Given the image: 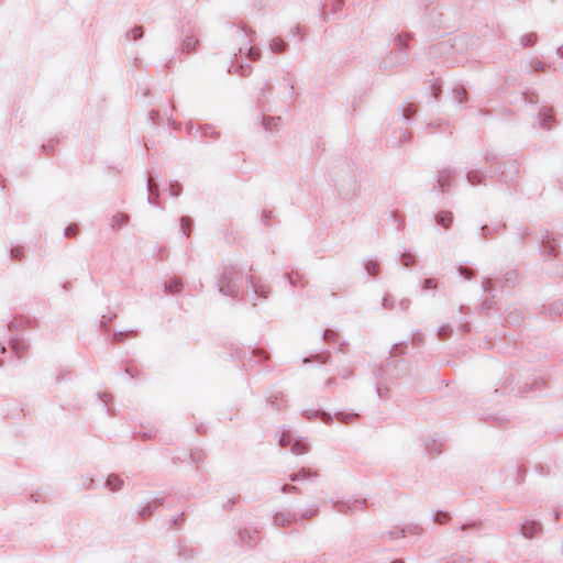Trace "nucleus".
I'll list each match as a JSON object with an SVG mask.
<instances>
[{
	"mask_svg": "<svg viewBox=\"0 0 563 563\" xmlns=\"http://www.w3.org/2000/svg\"><path fill=\"white\" fill-rule=\"evenodd\" d=\"M241 273L233 265L224 266L218 280L219 291L229 297H236L240 291Z\"/></svg>",
	"mask_w": 563,
	"mask_h": 563,
	"instance_id": "obj_1",
	"label": "nucleus"
},
{
	"mask_svg": "<svg viewBox=\"0 0 563 563\" xmlns=\"http://www.w3.org/2000/svg\"><path fill=\"white\" fill-rule=\"evenodd\" d=\"M279 445L283 448L290 445V451L294 454H298V455L305 454L306 452H308L307 445L299 440L294 441L290 432L282 433V437L279 439Z\"/></svg>",
	"mask_w": 563,
	"mask_h": 563,
	"instance_id": "obj_2",
	"label": "nucleus"
},
{
	"mask_svg": "<svg viewBox=\"0 0 563 563\" xmlns=\"http://www.w3.org/2000/svg\"><path fill=\"white\" fill-rule=\"evenodd\" d=\"M541 532V525L534 520H526L521 527V534L525 538H533Z\"/></svg>",
	"mask_w": 563,
	"mask_h": 563,
	"instance_id": "obj_3",
	"label": "nucleus"
},
{
	"mask_svg": "<svg viewBox=\"0 0 563 563\" xmlns=\"http://www.w3.org/2000/svg\"><path fill=\"white\" fill-rule=\"evenodd\" d=\"M453 172L451 170V168H445L439 172L438 185L442 191H445L450 187Z\"/></svg>",
	"mask_w": 563,
	"mask_h": 563,
	"instance_id": "obj_4",
	"label": "nucleus"
},
{
	"mask_svg": "<svg viewBox=\"0 0 563 563\" xmlns=\"http://www.w3.org/2000/svg\"><path fill=\"white\" fill-rule=\"evenodd\" d=\"M282 122L280 117H264L263 126L266 131L275 132L278 130Z\"/></svg>",
	"mask_w": 563,
	"mask_h": 563,
	"instance_id": "obj_5",
	"label": "nucleus"
},
{
	"mask_svg": "<svg viewBox=\"0 0 563 563\" xmlns=\"http://www.w3.org/2000/svg\"><path fill=\"white\" fill-rule=\"evenodd\" d=\"M10 346L18 357H22L29 349V345L24 341L19 339L12 340L10 342Z\"/></svg>",
	"mask_w": 563,
	"mask_h": 563,
	"instance_id": "obj_6",
	"label": "nucleus"
},
{
	"mask_svg": "<svg viewBox=\"0 0 563 563\" xmlns=\"http://www.w3.org/2000/svg\"><path fill=\"white\" fill-rule=\"evenodd\" d=\"M106 486L112 492H118L122 488L123 481L118 475L111 474L107 478Z\"/></svg>",
	"mask_w": 563,
	"mask_h": 563,
	"instance_id": "obj_7",
	"label": "nucleus"
},
{
	"mask_svg": "<svg viewBox=\"0 0 563 563\" xmlns=\"http://www.w3.org/2000/svg\"><path fill=\"white\" fill-rule=\"evenodd\" d=\"M542 251L543 253L549 255H556L555 241L549 234H547L545 238L542 240Z\"/></svg>",
	"mask_w": 563,
	"mask_h": 563,
	"instance_id": "obj_8",
	"label": "nucleus"
},
{
	"mask_svg": "<svg viewBox=\"0 0 563 563\" xmlns=\"http://www.w3.org/2000/svg\"><path fill=\"white\" fill-rule=\"evenodd\" d=\"M316 476H317L316 472H312L309 468H301L299 472L291 474L289 478L291 482H298V481H302V479H307V478L316 477Z\"/></svg>",
	"mask_w": 563,
	"mask_h": 563,
	"instance_id": "obj_9",
	"label": "nucleus"
},
{
	"mask_svg": "<svg viewBox=\"0 0 563 563\" xmlns=\"http://www.w3.org/2000/svg\"><path fill=\"white\" fill-rule=\"evenodd\" d=\"M308 419L319 417L324 423L329 424L333 421V417L325 411H305Z\"/></svg>",
	"mask_w": 563,
	"mask_h": 563,
	"instance_id": "obj_10",
	"label": "nucleus"
},
{
	"mask_svg": "<svg viewBox=\"0 0 563 563\" xmlns=\"http://www.w3.org/2000/svg\"><path fill=\"white\" fill-rule=\"evenodd\" d=\"M540 125L547 130L551 129L550 122L552 121V109H543L539 113Z\"/></svg>",
	"mask_w": 563,
	"mask_h": 563,
	"instance_id": "obj_11",
	"label": "nucleus"
},
{
	"mask_svg": "<svg viewBox=\"0 0 563 563\" xmlns=\"http://www.w3.org/2000/svg\"><path fill=\"white\" fill-rule=\"evenodd\" d=\"M452 220H453V216L450 211H441L437 216L438 224L442 225L445 229L450 228Z\"/></svg>",
	"mask_w": 563,
	"mask_h": 563,
	"instance_id": "obj_12",
	"label": "nucleus"
},
{
	"mask_svg": "<svg viewBox=\"0 0 563 563\" xmlns=\"http://www.w3.org/2000/svg\"><path fill=\"white\" fill-rule=\"evenodd\" d=\"M240 539L242 542H244L249 545H253L256 542V531L245 529L240 532Z\"/></svg>",
	"mask_w": 563,
	"mask_h": 563,
	"instance_id": "obj_13",
	"label": "nucleus"
},
{
	"mask_svg": "<svg viewBox=\"0 0 563 563\" xmlns=\"http://www.w3.org/2000/svg\"><path fill=\"white\" fill-rule=\"evenodd\" d=\"M129 221V216L125 213H117L111 219V227L113 229H120L125 225Z\"/></svg>",
	"mask_w": 563,
	"mask_h": 563,
	"instance_id": "obj_14",
	"label": "nucleus"
},
{
	"mask_svg": "<svg viewBox=\"0 0 563 563\" xmlns=\"http://www.w3.org/2000/svg\"><path fill=\"white\" fill-rule=\"evenodd\" d=\"M358 417L357 413L354 412H336L335 418L341 423L347 424L354 421Z\"/></svg>",
	"mask_w": 563,
	"mask_h": 563,
	"instance_id": "obj_15",
	"label": "nucleus"
},
{
	"mask_svg": "<svg viewBox=\"0 0 563 563\" xmlns=\"http://www.w3.org/2000/svg\"><path fill=\"white\" fill-rule=\"evenodd\" d=\"M147 189H148V202L155 205V196H157V185L154 183L152 177L147 179Z\"/></svg>",
	"mask_w": 563,
	"mask_h": 563,
	"instance_id": "obj_16",
	"label": "nucleus"
},
{
	"mask_svg": "<svg viewBox=\"0 0 563 563\" xmlns=\"http://www.w3.org/2000/svg\"><path fill=\"white\" fill-rule=\"evenodd\" d=\"M250 283L255 294L263 298L267 297L268 288L265 285L261 284L260 282H255L253 278H251Z\"/></svg>",
	"mask_w": 563,
	"mask_h": 563,
	"instance_id": "obj_17",
	"label": "nucleus"
},
{
	"mask_svg": "<svg viewBox=\"0 0 563 563\" xmlns=\"http://www.w3.org/2000/svg\"><path fill=\"white\" fill-rule=\"evenodd\" d=\"M198 41L192 36H186L181 43V51L189 53L195 49Z\"/></svg>",
	"mask_w": 563,
	"mask_h": 563,
	"instance_id": "obj_18",
	"label": "nucleus"
},
{
	"mask_svg": "<svg viewBox=\"0 0 563 563\" xmlns=\"http://www.w3.org/2000/svg\"><path fill=\"white\" fill-rule=\"evenodd\" d=\"M466 178L472 186H475L483 181V174L481 170H470Z\"/></svg>",
	"mask_w": 563,
	"mask_h": 563,
	"instance_id": "obj_19",
	"label": "nucleus"
},
{
	"mask_svg": "<svg viewBox=\"0 0 563 563\" xmlns=\"http://www.w3.org/2000/svg\"><path fill=\"white\" fill-rule=\"evenodd\" d=\"M269 47L272 52L279 54L285 51L286 43L282 38L275 37L272 40Z\"/></svg>",
	"mask_w": 563,
	"mask_h": 563,
	"instance_id": "obj_20",
	"label": "nucleus"
},
{
	"mask_svg": "<svg viewBox=\"0 0 563 563\" xmlns=\"http://www.w3.org/2000/svg\"><path fill=\"white\" fill-rule=\"evenodd\" d=\"M453 97L454 99L462 104L466 100V90L462 86H456L453 88Z\"/></svg>",
	"mask_w": 563,
	"mask_h": 563,
	"instance_id": "obj_21",
	"label": "nucleus"
},
{
	"mask_svg": "<svg viewBox=\"0 0 563 563\" xmlns=\"http://www.w3.org/2000/svg\"><path fill=\"white\" fill-rule=\"evenodd\" d=\"M274 521L277 526H285L291 521V515L288 512H279L274 517Z\"/></svg>",
	"mask_w": 563,
	"mask_h": 563,
	"instance_id": "obj_22",
	"label": "nucleus"
},
{
	"mask_svg": "<svg viewBox=\"0 0 563 563\" xmlns=\"http://www.w3.org/2000/svg\"><path fill=\"white\" fill-rule=\"evenodd\" d=\"M365 271L369 276H376L379 272V264L375 261H367L365 263Z\"/></svg>",
	"mask_w": 563,
	"mask_h": 563,
	"instance_id": "obj_23",
	"label": "nucleus"
},
{
	"mask_svg": "<svg viewBox=\"0 0 563 563\" xmlns=\"http://www.w3.org/2000/svg\"><path fill=\"white\" fill-rule=\"evenodd\" d=\"M165 289H166V292H168V294H176V292L180 291L181 283L178 280H170L165 284Z\"/></svg>",
	"mask_w": 563,
	"mask_h": 563,
	"instance_id": "obj_24",
	"label": "nucleus"
},
{
	"mask_svg": "<svg viewBox=\"0 0 563 563\" xmlns=\"http://www.w3.org/2000/svg\"><path fill=\"white\" fill-rule=\"evenodd\" d=\"M451 333H452L451 325L444 324L438 329L437 335H438L439 340H445L446 338H449L451 335Z\"/></svg>",
	"mask_w": 563,
	"mask_h": 563,
	"instance_id": "obj_25",
	"label": "nucleus"
},
{
	"mask_svg": "<svg viewBox=\"0 0 563 563\" xmlns=\"http://www.w3.org/2000/svg\"><path fill=\"white\" fill-rule=\"evenodd\" d=\"M421 531H422V529L417 525L406 526V527L401 528L400 536L405 537L407 533L419 534V533H421Z\"/></svg>",
	"mask_w": 563,
	"mask_h": 563,
	"instance_id": "obj_26",
	"label": "nucleus"
},
{
	"mask_svg": "<svg viewBox=\"0 0 563 563\" xmlns=\"http://www.w3.org/2000/svg\"><path fill=\"white\" fill-rule=\"evenodd\" d=\"M530 67L534 70V71H545L547 68H549L550 66L544 64L543 62L539 60V59H532L530 62Z\"/></svg>",
	"mask_w": 563,
	"mask_h": 563,
	"instance_id": "obj_27",
	"label": "nucleus"
},
{
	"mask_svg": "<svg viewBox=\"0 0 563 563\" xmlns=\"http://www.w3.org/2000/svg\"><path fill=\"white\" fill-rule=\"evenodd\" d=\"M11 257L13 260H22L24 257V247L23 246H13L11 249Z\"/></svg>",
	"mask_w": 563,
	"mask_h": 563,
	"instance_id": "obj_28",
	"label": "nucleus"
},
{
	"mask_svg": "<svg viewBox=\"0 0 563 563\" xmlns=\"http://www.w3.org/2000/svg\"><path fill=\"white\" fill-rule=\"evenodd\" d=\"M400 261H401V264H402L405 267H409V266H411V265H413V264H415L416 258H415V256H413L412 254H410V253H404V254L401 255Z\"/></svg>",
	"mask_w": 563,
	"mask_h": 563,
	"instance_id": "obj_29",
	"label": "nucleus"
},
{
	"mask_svg": "<svg viewBox=\"0 0 563 563\" xmlns=\"http://www.w3.org/2000/svg\"><path fill=\"white\" fill-rule=\"evenodd\" d=\"M534 42H536V34H533V33L522 35L520 38V43L525 47L532 45Z\"/></svg>",
	"mask_w": 563,
	"mask_h": 563,
	"instance_id": "obj_30",
	"label": "nucleus"
},
{
	"mask_svg": "<svg viewBox=\"0 0 563 563\" xmlns=\"http://www.w3.org/2000/svg\"><path fill=\"white\" fill-rule=\"evenodd\" d=\"M247 51V57L251 60H257L261 56V51L257 47L251 46L249 48H245Z\"/></svg>",
	"mask_w": 563,
	"mask_h": 563,
	"instance_id": "obj_31",
	"label": "nucleus"
},
{
	"mask_svg": "<svg viewBox=\"0 0 563 563\" xmlns=\"http://www.w3.org/2000/svg\"><path fill=\"white\" fill-rule=\"evenodd\" d=\"M382 306H383L384 309L391 310V309L395 308L396 302H395V300L389 295H386L383 298Z\"/></svg>",
	"mask_w": 563,
	"mask_h": 563,
	"instance_id": "obj_32",
	"label": "nucleus"
},
{
	"mask_svg": "<svg viewBox=\"0 0 563 563\" xmlns=\"http://www.w3.org/2000/svg\"><path fill=\"white\" fill-rule=\"evenodd\" d=\"M156 507V503H154V505L152 504H147L146 506H144L141 511H140V516L142 518H147L152 515L154 508Z\"/></svg>",
	"mask_w": 563,
	"mask_h": 563,
	"instance_id": "obj_33",
	"label": "nucleus"
},
{
	"mask_svg": "<svg viewBox=\"0 0 563 563\" xmlns=\"http://www.w3.org/2000/svg\"><path fill=\"white\" fill-rule=\"evenodd\" d=\"M190 224H191V220L190 218L188 217H183L181 218V231L183 233L188 236L189 235V232H190Z\"/></svg>",
	"mask_w": 563,
	"mask_h": 563,
	"instance_id": "obj_34",
	"label": "nucleus"
},
{
	"mask_svg": "<svg viewBox=\"0 0 563 563\" xmlns=\"http://www.w3.org/2000/svg\"><path fill=\"white\" fill-rule=\"evenodd\" d=\"M457 272L465 279H471L474 277V272L471 268L459 266Z\"/></svg>",
	"mask_w": 563,
	"mask_h": 563,
	"instance_id": "obj_35",
	"label": "nucleus"
},
{
	"mask_svg": "<svg viewBox=\"0 0 563 563\" xmlns=\"http://www.w3.org/2000/svg\"><path fill=\"white\" fill-rule=\"evenodd\" d=\"M501 228H504V225H498V227H496V228H489V227H487V225H483V227L481 228V236H483V238H488V236H490V234H492V232H493V231H497V230H499V229H501Z\"/></svg>",
	"mask_w": 563,
	"mask_h": 563,
	"instance_id": "obj_36",
	"label": "nucleus"
},
{
	"mask_svg": "<svg viewBox=\"0 0 563 563\" xmlns=\"http://www.w3.org/2000/svg\"><path fill=\"white\" fill-rule=\"evenodd\" d=\"M131 40H139L143 36V29L141 26H135L130 31L129 34Z\"/></svg>",
	"mask_w": 563,
	"mask_h": 563,
	"instance_id": "obj_37",
	"label": "nucleus"
},
{
	"mask_svg": "<svg viewBox=\"0 0 563 563\" xmlns=\"http://www.w3.org/2000/svg\"><path fill=\"white\" fill-rule=\"evenodd\" d=\"M396 307L401 311H407L410 307V300L408 298H402L396 302L395 308Z\"/></svg>",
	"mask_w": 563,
	"mask_h": 563,
	"instance_id": "obj_38",
	"label": "nucleus"
},
{
	"mask_svg": "<svg viewBox=\"0 0 563 563\" xmlns=\"http://www.w3.org/2000/svg\"><path fill=\"white\" fill-rule=\"evenodd\" d=\"M169 192H170V196L173 197H178L181 192V187L179 184L177 183H172L169 185Z\"/></svg>",
	"mask_w": 563,
	"mask_h": 563,
	"instance_id": "obj_39",
	"label": "nucleus"
},
{
	"mask_svg": "<svg viewBox=\"0 0 563 563\" xmlns=\"http://www.w3.org/2000/svg\"><path fill=\"white\" fill-rule=\"evenodd\" d=\"M449 515L446 512H438L434 516V521L439 525H442L449 520Z\"/></svg>",
	"mask_w": 563,
	"mask_h": 563,
	"instance_id": "obj_40",
	"label": "nucleus"
},
{
	"mask_svg": "<svg viewBox=\"0 0 563 563\" xmlns=\"http://www.w3.org/2000/svg\"><path fill=\"white\" fill-rule=\"evenodd\" d=\"M551 310L559 316H563V301L554 302L551 307Z\"/></svg>",
	"mask_w": 563,
	"mask_h": 563,
	"instance_id": "obj_41",
	"label": "nucleus"
},
{
	"mask_svg": "<svg viewBox=\"0 0 563 563\" xmlns=\"http://www.w3.org/2000/svg\"><path fill=\"white\" fill-rule=\"evenodd\" d=\"M437 288V280L434 278H428L423 282V289H434Z\"/></svg>",
	"mask_w": 563,
	"mask_h": 563,
	"instance_id": "obj_42",
	"label": "nucleus"
},
{
	"mask_svg": "<svg viewBox=\"0 0 563 563\" xmlns=\"http://www.w3.org/2000/svg\"><path fill=\"white\" fill-rule=\"evenodd\" d=\"M416 112V107L413 104H409L406 108H404V117L406 119H409L411 115H413Z\"/></svg>",
	"mask_w": 563,
	"mask_h": 563,
	"instance_id": "obj_43",
	"label": "nucleus"
},
{
	"mask_svg": "<svg viewBox=\"0 0 563 563\" xmlns=\"http://www.w3.org/2000/svg\"><path fill=\"white\" fill-rule=\"evenodd\" d=\"M78 231L77 225L73 224L65 229V235L66 236H74Z\"/></svg>",
	"mask_w": 563,
	"mask_h": 563,
	"instance_id": "obj_44",
	"label": "nucleus"
},
{
	"mask_svg": "<svg viewBox=\"0 0 563 563\" xmlns=\"http://www.w3.org/2000/svg\"><path fill=\"white\" fill-rule=\"evenodd\" d=\"M129 333H133V331H129ZM128 334V332H114L113 333V341L120 342L123 340V338Z\"/></svg>",
	"mask_w": 563,
	"mask_h": 563,
	"instance_id": "obj_45",
	"label": "nucleus"
},
{
	"mask_svg": "<svg viewBox=\"0 0 563 563\" xmlns=\"http://www.w3.org/2000/svg\"><path fill=\"white\" fill-rule=\"evenodd\" d=\"M282 492H283L284 494L295 493V492H297V487H296V486H294V485L286 484V485H284V486L282 487Z\"/></svg>",
	"mask_w": 563,
	"mask_h": 563,
	"instance_id": "obj_46",
	"label": "nucleus"
},
{
	"mask_svg": "<svg viewBox=\"0 0 563 563\" xmlns=\"http://www.w3.org/2000/svg\"><path fill=\"white\" fill-rule=\"evenodd\" d=\"M240 69H241V75L242 76H247L251 71V67L250 65H240Z\"/></svg>",
	"mask_w": 563,
	"mask_h": 563,
	"instance_id": "obj_47",
	"label": "nucleus"
},
{
	"mask_svg": "<svg viewBox=\"0 0 563 563\" xmlns=\"http://www.w3.org/2000/svg\"><path fill=\"white\" fill-rule=\"evenodd\" d=\"M395 41H396V45L399 46L400 48L406 47V43H405V40L402 36L398 35Z\"/></svg>",
	"mask_w": 563,
	"mask_h": 563,
	"instance_id": "obj_48",
	"label": "nucleus"
},
{
	"mask_svg": "<svg viewBox=\"0 0 563 563\" xmlns=\"http://www.w3.org/2000/svg\"><path fill=\"white\" fill-rule=\"evenodd\" d=\"M490 286H492V280L490 279H485L483 282V289L484 290H488L490 288Z\"/></svg>",
	"mask_w": 563,
	"mask_h": 563,
	"instance_id": "obj_49",
	"label": "nucleus"
},
{
	"mask_svg": "<svg viewBox=\"0 0 563 563\" xmlns=\"http://www.w3.org/2000/svg\"><path fill=\"white\" fill-rule=\"evenodd\" d=\"M333 336H334V332H333L332 330H327V331L324 332V339H325V340H330V339H331V338H333Z\"/></svg>",
	"mask_w": 563,
	"mask_h": 563,
	"instance_id": "obj_50",
	"label": "nucleus"
},
{
	"mask_svg": "<svg viewBox=\"0 0 563 563\" xmlns=\"http://www.w3.org/2000/svg\"><path fill=\"white\" fill-rule=\"evenodd\" d=\"M402 139H404L405 142L409 141L410 134L408 132H404Z\"/></svg>",
	"mask_w": 563,
	"mask_h": 563,
	"instance_id": "obj_51",
	"label": "nucleus"
},
{
	"mask_svg": "<svg viewBox=\"0 0 563 563\" xmlns=\"http://www.w3.org/2000/svg\"><path fill=\"white\" fill-rule=\"evenodd\" d=\"M558 55L563 59V45L558 48Z\"/></svg>",
	"mask_w": 563,
	"mask_h": 563,
	"instance_id": "obj_52",
	"label": "nucleus"
},
{
	"mask_svg": "<svg viewBox=\"0 0 563 563\" xmlns=\"http://www.w3.org/2000/svg\"><path fill=\"white\" fill-rule=\"evenodd\" d=\"M314 512H316V510H311V511H309V512H305V514H302V517H309V516H312Z\"/></svg>",
	"mask_w": 563,
	"mask_h": 563,
	"instance_id": "obj_53",
	"label": "nucleus"
},
{
	"mask_svg": "<svg viewBox=\"0 0 563 563\" xmlns=\"http://www.w3.org/2000/svg\"><path fill=\"white\" fill-rule=\"evenodd\" d=\"M108 398H109V395H107V394H103V395H102V400H103L104 402H107V401H108Z\"/></svg>",
	"mask_w": 563,
	"mask_h": 563,
	"instance_id": "obj_54",
	"label": "nucleus"
},
{
	"mask_svg": "<svg viewBox=\"0 0 563 563\" xmlns=\"http://www.w3.org/2000/svg\"><path fill=\"white\" fill-rule=\"evenodd\" d=\"M333 383H334V378H330V379L327 382V385L329 386V385H331V384H333Z\"/></svg>",
	"mask_w": 563,
	"mask_h": 563,
	"instance_id": "obj_55",
	"label": "nucleus"
},
{
	"mask_svg": "<svg viewBox=\"0 0 563 563\" xmlns=\"http://www.w3.org/2000/svg\"><path fill=\"white\" fill-rule=\"evenodd\" d=\"M391 563H404V561L402 560H395Z\"/></svg>",
	"mask_w": 563,
	"mask_h": 563,
	"instance_id": "obj_56",
	"label": "nucleus"
},
{
	"mask_svg": "<svg viewBox=\"0 0 563 563\" xmlns=\"http://www.w3.org/2000/svg\"><path fill=\"white\" fill-rule=\"evenodd\" d=\"M389 536H390L391 539L396 538V536L394 534L393 531L389 532Z\"/></svg>",
	"mask_w": 563,
	"mask_h": 563,
	"instance_id": "obj_57",
	"label": "nucleus"
},
{
	"mask_svg": "<svg viewBox=\"0 0 563 563\" xmlns=\"http://www.w3.org/2000/svg\"><path fill=\"white\" fill-rule=\"evenodd\" d=\"M462 328H463V330L466 331L467 330V324H464Z\"/></svg>",
	"mask_w": 563,
	"mask_h": 563,
	"instance_id": "obj_58",
	"label": "nucleus"
}]
</instances>
